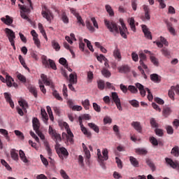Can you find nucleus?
<instances>
[{
	"mask_svg": "<svg viewBox=\"0 0 179 179\" xmlns=\"http://www.w3.org/2000/svg\"><path fill=\"white\" fill-rule=\"evenodd\" d=\"M138 55L140 58V66H138V69L141 72L144 79H147L148 76H146V73H145V71H143V69H148V66L145 64L148 60V57H146V55L143 53V51H140Z\"/></svg>",
	"mask_w": 179,
	"mask_h": 179,
	"instance_id": "nucleus-1",
	"label": "nucleus"
},
{
	"mask_svg": "<svg viewBox=\"0 0 179 179\" xmlns=\"http://www.w3.org/2000/svg\"><path fill=\"white\" fill-rule=\"evenodd\" d=\"M62 125L64 127L66 131V133H62V134L63 139L69 143H73V133H72V131H71L69 125L65 122H62Z\"/></svg>",
	"mask_w": 179,
	"mask_h": 179,
	"instance_id": "nucleus-2",
	"label": "nucleus"
},
{
	"mask_svg": "<svg viewBox=\"0 0 179 179\" xmlns=\"http://www.w3.org/2000/svg\"><path fill=\"white\" fill-rule=\"evenodd\" d=\"M136 87L137 89H138L141 96L142 97H145L146 96V92H148V99L149 101H152L153 100V94H152V92H150V90L149 88H145L142 85V84L137 83H136Z\"/></svg>",
	"mask_w": 179,
	"mask_h": 179,
	"instance_id": "nucleus-3",
	"label": "nucleus"
},
{
	"mask_svg": "<svg viewBox=\"0 0 179 179\" xmlns=\"http://www.w3.org/2000/svg\"><path fill=\"white\" fill-rule=\"evenodd\" d=\"M105 26L109 29L110 33H113L115 36H117L120 33V29L118 25L114 22H110L107 20H104Z\"/></svg>",
	"mask_w": 179,
	"mask_h": 179,
	"instance_id": "nucleus-4",
	"label": "nucleus"
},
{
	"mask_svg": "<svg viewBox=\"0 0 179 179\" xmlns=\"http://www.w3.org/2000/svg\"><path fill=\"white\" fill-rule=\"evenodd\" d=\"M43 65H44L45 68H51L53 71H57V65L55 64V62L51 59H48L47 56L43 55L41 57Z\"/></svg>",
	"mask_w": 179,
	"mask_h": 179,
	"instance_id": "nucleus-5",
	"label": "nucleus"
},
{
	"mask_svg": "<svg viewBox=\"0 0 179 179\" xmlns=\"http://www.w3.org/2000/svg\"><path fill=\"white\" fill-rule=\"evenodd\" d=\"M97 157L99 163L107 161L108 159V149L103 148L102 152L100 149H97Z\"/></svg>",
	"mask_w": 179,
	"mask_h": 179,
	"instance_id": "nucleus-6",
	"label": "nucleus"
},
{
	"mask_svg": "<svg viewBox=\"0 0 179 179\" xmlns=\"http://www.w3.org/2000/svg\"><path fill=\"white\" fill-rule=\"evenodd\" d=\"M41 15L44 19H46L49 23H51V21L54 20V14L50 10L47 6H44L42 11H41Z\"/></svg>",
	"mask_w": 179,
	"mask_h": 179,
	"instance_id": "nucleus-7",
	"label": "nucleus"
},
{
	"mask_svg": "<svg viewBox=\"0 0 179 179\" xmlns=\"http://www.w3.org/2000/svg\"><path fill=\"white\" fill-rule=\"evenodd\" d=\"M20 8V13L22 19H24V20H27V22H31L29 19V13H30V8H27V6L24 5H18Z\"/></svg>",
	"mask_w": 179,
	"mask_h": 179,
	"instance_id": "nucleus-8",
	"label": "nucleus"
},
{
	"mask_svg": "<svg viewBox=\"0 0 179 179\" xmlns=\"http://www.w3.org/2000/svg\"><path fill=\"white\" fill-rule=\"evenodd\" d=\"M5 32L7 34V37L12 47H13V50H16V46H15V38H16V36L15 35V33L9 28H6Z\"/></svg>",
	"mask_w": 179,
	"mask_h": 179,
	"instance_id": "nucleus-9",
	"label": "nucleus"
},
{
	"mask_svg": "<svg viewBox=\"0 0 179 179\" xmlns=\"http://www.w3.org/2000/svg\"><path fill=\"white\" fill-rule=\"evenodd\" d=\"M48 133H49V135H50L52 139H53V141H55V142L57 143V145H58V142H61L62 141L61 134L57 133V131L52 129V127L51 126L49 127Z\"/></svg>",
	"mask_w": 179,
	"mask_h": 179,
	"instance_id": "nucleus-10",
	"label": "nucleus"
},
{
	"mask_svg": "<svg viewBox=\"0 0 179 179\" xmlns=\"http://www.w3.org/2000/svg\"><path fill=\"white\" fill-rule=\"evenodd\" d=\"M119 22L121 24V27H120V34L123 37V38H127V34H128V29L124 22V20L120 18Z\"/></svg>",
	"mask_w": 179,
	"mask_h": 179,
	"instance_id": "nucleus-11",
	"label": "nucleus"
},
{
	"mask_svg": "<svg viewBox=\"0 0 179 179\" xmlns=\"http://www.w3.org/2000/svg\"><path fill=\"white\" fill-rule=\"evenodd\" d=\"M111 97L115 104H116L117 110H119V111H122V106H121V99H120V97H118V94H117V92H112Z\"/></svg>",
	"mask_w": 179,
	"mask_h": 179,
	"instance_id": "nucleus-12",
	"label": "nucleus"
},
{
	"mask_svg": "<svg viewBox=\"0 0 179 179\" xmlns=\"http://www.w3.org/2000/svg\"><path fill=\"white\" fill-rule=\"evenodd\" d=\"M111 97L115 104H116L117 110H119V111H122V106H121V99H120V97H118V94H117V92H112Z\"/></svg>",
	"mask_w": 179,
	"mask_h": 179,
	"instance_id": "nucleus-13",
	"label": "nucleus"
},
{
	"mask_svg": "<svg viewBox=\"0 0 179 179\" xmlns=\"http://www.w3.org/2000/svg\"><path fill=\"white\" fill-rule=\"evenodd\" d=\"M57 155H59V157L64 160V159H66L68 156H69V152H68V150L64 147H61L56 149Z\"/></svg>",
	"mask_w": 179,
	"mask_h": 179,
	"instance_id": "nucleus-14",
	"label": "nucleus"
},
{
	"mask_svg": "<svg viewBox=\"0 0 179 179\" xmlns=\"http://www.w3.org/2000/svg\"><path fill=\"white\" fill-rule=\"evenodd\" d=\"M166 163L168 166H170L172 169H177L179 171V162L178 161H173V159L170 158H165Z\"/></svg>",
	"mask_w": 179,
	"mask_h": 179,
	"instance_id": "nucleus-15",
	"label": "nucleus"
},
{
	"mask_svg": "<svg viewBox=\"0 0 179 179\" xmlns=\"http://www.w3.org/2000/svg\"><path fill=\"white\" fill-rule=\"evenodd\" d=\"M15 80L13 78L10 77V76H8V74L6 76V83L8 87H15L17 88L18 85L16 83H13Z\"/></svg>",
	"mask_w": 179,
	"mask_h": 179,
	"instance_id": "nucleus-16",
	"label": "nucleus"
},
{
	"mask_svg": "<svg viewBox=\"0 0 179 179\" xmlns=\"http://www.w3.org/2000/svg\"><path fill=\"white\" fill-rule=\"evenodd\" d=\"M41 78L46 86H50V87H52V89H54V83H52V81L47 78V76L44 74L41 75Z\"/></svg>",
	"mask_w": 179,
	"mask_h": 179,
	"instance_id": "nucleus-17",
	"label": "nucleus"
},
{
	"mask_svg": "<svg viewBox=\"0 0 179 179\" xmlns=\"http://www.w3.org/2000/svg\"><path fill=\"white\" fill-rule=\"evenodd\" d=\"M113 55L115 59H117V61H121V59H122V56L121 55V50H120V48H118L117 45H116L115 50H113Z\"/></svg>",
	"mask_w": 179,
	"mask_h": 179,
	"instance_id": "nucleus-18",
	"label": "nucleus"
},
{
	"mask_svg": "<svg viewBox=\"0 0 179 179\" xmlns=\"http://www.w3.org/2000/svg\"><path fill=\"white\" fill-rule=\"evenodd\" d=\"M41 119L43 121V122L46 125H48V115L47 114L45 109H44L43 108L41 109Z\"/></svg>",
	"mask_w": 179,
	"mask_h": 179,
	"instance_id": "nucleus-19",
	"label": "nucleus"
},
{
	"mask_svg": "<svg viewBox=\"0 0 179 179\" xmlns=\"http://www.w3.org/2000/svg\"><path fill=\"white\" fill-rule=\"evenodd\" d=\"M127 22L129 23L132 31H134V32L136 31V24H138V23L135 24V18H134V17H131L128 18Z\"/></svg>",
	"mask_w": 179,
	"mask_h": 179,
	"instance_id": "nucleus-20",
	"label": "nucleus"
},
{
	"mask_svg": "<svg viewBox=\"0 0 179 179\" xmlns=\"http://www.w3.org/2000/svg\"><path fill=\"white\" fill-rule=\"evenodd\" d=\"M19 156L20 160L25 164H28V163H30V161L27 159V157H26V154L24 153V151L20 150H19Z\"/></svg>",
	"mask_w": 179,
	"mask_h": 179,
	"instance_id": "nucleus-21",
	"label": "nucleus"
},
{
	"mask_svg": "<svg viewBox=\"0 0 179 179\" xmlns=\"http://www.w3.org/2000/svg\"><path fill=\"white\" fill-rule=\"evenodd\" d=\"M4 97L6 99V101H7V103H9L11 108H15V103H13V101L12 100V96L10 95V94H9L8 92H5Z\"/></svg>",
	"mask_w": 179,
	"mask_h": 179,
	"instance_id": "nucleus-22",
	"label": "nucleus"
},
{
	"mask_svg": "<svg viewBox=\"0 0 179 179\" xmlns=\"http://www.w3.org/2000/svg\"><path fill=\"white\" fill-rule=\"evenodd\" d=\"M141 27L144 33L145 37H146V38H148V40H152V34L149 31V29H148V27H146V25H141Z\"/></svg>",
	"mask_w": 179,
	"mask_h": 179,
	"instance_id": "nucleus-23",
	"label": "nucleus"
},
{
	"mask_svg": "<svg viewBox=\"0 0 179 179\" xmlns=\"http://www.w3.org/2000/svg\"><path fill=\"white\" fill-rule=\"evenodd\" d=\"M1 20L4 24H7V26H10V24L13 23V19L9 15H6L5 17H1Z\"/></svg>",
	"mask_w": 179,
	"mask_h": 179,
	"instance_id": "nucleus-24",
	"label": "nucleus"
},
{
	"mask_svg": "<svg viewBox=\"0 0 179 179\" xmlns=\"http://www.w3.org/2000/svg\"><path fill=\"white\" fill-rule=\"evenodd\" d=\"M33 128L36 131H40V121L37 117H34L32 120Z\"/></svg>",
	"mask_w": 179,
	"mask_h": 179,
	"instance_id": "nucleus-25",
	"label": "nucleus"
},
{
	"mask_svg": "<svg viewBox=\"0 0 179 179\" xmlns=\"http://www.w3.org/2000/svg\"><path fill=\"white\" fill-rule=\"evenodd\" d=\"M19 106L22 107L23 111L24 113H27V108H29V105L27 104V102L24 99H21L18 101Z\"/></svg>",
	"mask_w": 179,
	"mask_h": 179,
	"instance_id": "nucleus-26",
	"label": "nucleus"
},
{
	"mask_svg": "<svg viewBox=\"0 0 179 179\" xmlns=\"http://www.w3.org/2000/svg\"><path fill=\"white\" fill-rule=\"evenodd\" d=\"M10 153L13 160L15 162H19V154H17V150L15 149H11Z\"/></svg>",
	"mask_w": 179,
	"mask_h": 179,
	"instance_id": "nucleus-27",
	"label": "nucleus"
},
{
	"mask_svg": "<svg viewBox=\"0 0 179 179\" xmlns=\"http://www.w3.org/2000/svg\"><path fill=\"white\" fill-rule=\"evenodd\" d=\"M117 71L120 73H127L129 72V66L128 65H122L117 67Z\"/></svg>",
	"mask_w": 179,
	"mask_h": 179,
	"instance_id": "nucleus-28",
	"label": "nucleus"
},
{
	"mask_svg": "<svg viewBox=\"0 0 179 179\" xmlns=\"http://www.w3.org/2000/svg\"><path fill=\"white\" fill-rule=\"evenodd\" d=\"M143 8L145 12V19H146V20H150V9L146 5H144Z\"/></svg>",
	"mask_w": 179,
	"mask_h": 179,
	"instance_id": "nucleus-29",
	"label": "nucleus"
},
{
	"mask_svg": "<svg viewBox=\"0 0 179 179\" xmlns=\"http://www.w3.org/2000/svg\"><path fill=\"white\" fill-rule=\"evenodd\" d=\"M69 81L70 83L72 85H75L78 83V76L76 75V73H72L69 75Z\"/></svg>",
	"mask_w": 179,
	"mask_h": 179,
	"instance_id": "nucleus-30",
	"label": "nucleus"
},
{
	"mask_svg": "<svg viewBox=\"0 0 179 179\" xmlns=\"http://www.w3.org/2000/svg\"><path fill=\"white\" fill-rule=\"evenodd\" d=\"M38 27L40 33H41L42 36H43L45 41H48V38L47 37V34L45 33V30H44V27H43V24L39 23L38 24Z\"/></svg>",
	"mask_w": 179,
	"mask_h": 179,
	"instance_id": "nucleus-31",
	"label": "nucleus"
},
{
	"mask_svg": "<svg viewBox=\"0 0 179 179\" xmlns=\"http://www.w3.org/2000/svg\"><path fill=\"white\" fill-rule=\"evenodd\" d=\"M167 29L172 36H176V29L173 27V24L170 22H166Z\"/></svg>",
	"mask_w": 179,
	"mask_h": 179,
	"instance_id": "nucleus-32",
	"label": "nucleus"
},
{
	"mask_svg": "<svg viewBox=\"0 0 179 179\" xmlns=\"http://www.w3.org/2000/svg\"><path fill=\"white\" fill-rule=\"evenodd\" d=\"M131 127L136 129L138 132H142V126L139 122H133L131 123Z\"/></svg>",
	"mask_w": 179,
	"mask_h": 179,
	"instance_id": "nucleus-33",
	"label": "nucleus"
},
{
	"mask_svg": "<svg viewBox=\"0 0 179 179\" xmlns=\"http://www.w3.org/2000/svg\"><path fill=\"white\" fill-rule=\"evenodd\" d=\"M105 9L107 13H108L109 16H110L111 17L115 15L114 10L113 9V7H111V6H110L109 4L105 5Z\"/></svg>",
	"mask_w": 179,
	"mask_h": 179,
	"instance_id": "nucleus-34",
	"label": "nucleus"
},
{
	"mask_svg": "<svg viewBox=\"0 0 179 179\" xmlns=\"http://www.w3.org/2000/svg\"><path fill=\"white\" fill-rule=\"evenodd\" d=\"M151 80L155 83H160L161 78L157 73L151 74L150 76Z\"/></svg>",
	"mask_w": 179,
	"mask_h": 179,
	"instance_id": "nucleus-35",
	"label": "nucleus"
},
{
	"mask_svg": "<svg viewBox=\"0 0 179 179\" xmlns=\"http://www.w3.org/2000/svg\"><path fill=\"white\" fill-rule=\"evenodd\" d=\"M80 126L82 132L84 134V135H85V136H87L88 138L89 136H92V134L90 133V131H87V129H86V127L83 126V123H80Z\"/></svg>",
	"mask_w": 179,
	"mask_h": 179,
	"instance_id": "nucleus-36",
	"label": "nucleus"
},
{
	"mask_svg": "<svg viewBox=\"0 0 179 179\" xmlns=\"http://www.w3.org/2000/svg\"><path fill=\"white\" fill-rule=\"evenodd\" d=\"M129 162L133 167H139V162L134 157H129Z\"/></svg>",
	"mask_w": 179,
	"mask_h": 179,
	"instance_id": "nucleus-37",
	"label": "nucleus"
},
{
	"mask_svg": "<svg viewBox=\"0 0 179 179\" xmlns=\"http://www.w3.org/2000/svg\"><path fill=\"white\" fill-rule=\"evenodd\" d=\"M0 134L4 136V138L9 142L10 141V137L9 136V133L5 129H0Z\"/></svg>",
	"mask_w": 179,
	"mask_h": 179,
	"instance_id": "nucleus-38",
	"label": "nucleus"
},
{
	"mask_svg": "<svg viewBox=\"0 0 179 179\" xmlns=\"http://www.w3.org/2000/svg\"><path fill=\"white\" fill-rule=\"evenodd\" d=\"M171 113H172L171 108H169V107H166V108L163 109L162 115H164V117L167 118V117H169V115H170V114H171Z\"/></svg>",
	"mask_w": 179,
	"mask_h": 179,
	"instance_id": "nucleus-39",
	"label": "nucleus"
},
{
	"mask_svg": "<svg viewBox=\"0 0 179 179\" xmlns=\"http://www.w3.org/2000/svg\"><path fill=\"white\" fill-rule=\"evenodd\" d=\"M81 103L85 110H89L90 108V101L89 99L82 101Z\"/></svg>",
	"mask_w": 179,
	"mask_h": 179,
	"instance_id": "nucleus-40",
	"label": "nucleus"
},
{
	"mask_svg": "<svg viewBox=\"0 0 179 179\" xmlns=\"http://www.w3.org/2000/svg\"><path fill=\"white\" fill-rule=\"evenodd\" d=\"M52 47L54 48V50H55V51H59V50H61L59 43H58V42H57L55 40L52 41Z\"/></svg>",
	"mask_w": 179,
	"mask_h": 179,
	"instance_id": "nucleus-41",
	"label": "nucleus"
},
{
	"mask_svg": "<svg viewBox=\"0 0 179 179\" xmlns=\"http://www.w3.org/2000/svg\"><path fill=\"white\" fill-rule=\"evenodd\" d=\"M83 120H90V115L89 114H84L78 117V121L80 124H83Z\"/></svg>",
	"mask_w": 179,
	"mask_h": 179,
	"instance_id": "nucleus-42",
	"label": "nucleus"
},
{
	"mask_svg": "<svg viewBox=\"0 0 179 179\" xmlns=\"http://www.w3.org/2000/svg\"><path fill=\"white\" fill-rule=\"evenodd\" d=\"M46 110L49 115L50 121L54 122V115L52 114V110L50 106H46Z\"/></svg>",
	"mask_w": 179,
	"mask_h": 179,
	"instance_id": "nucleus-43",
	"label": "nucleus"
},
{
	"mask_svg": "<svg viewBox=\"0 0 179 179\" xmlns=\"http://www.w3.org/2000/svg\"><path fill=\"white\" fill-rule=\"evenodd\" d=\"M88 127H90L91 129H93V131L96 132V134H99V132H100V129H99L97 125H96L94 123H89Z\"/></svg>",
	"mask_w": 179,
	"mask_h": 179,
	"instance_id": "nucleus-44",
	"label": "nucleus"
},
{
	"mask_svg": "<svg viewBox=\"0 0 179 179\" xmlns=\"http://www.w3.org/2000/svg\"><path fill=\"white\" fill-rule=\"evenodd\" d=\"M83 148L85 157H87V159H90L91 156L90 151L87 150V147H86V145H85V143H83Z\"/></svg>",
	"mask_w": 179,
	"mask_h": 179,
	"instance_id": "nucleus-45",
	"label": "nucleus"
},
{
	"mask_svg": "<svg viewBox=\"0 0 179 179\" xmlns=\"http://www.w3.org/2000/svg\"><path fill=\"white\" fill-rule=\"evenodd\" d=\"M1 164H2V166H4L8 171H12V167H10V166L8 164V162H6L5 159H1Z\"/></svg>",
	"mask_w": 179,
	"mask_h": 179,
	"instance_id": "nucleus-46",
	"label": "nucleus"
},
{
	"mask_svg": "<svg viewBox=\"0 0 179 179\" xmlns=\"http://www.w3.org/2000/svg\"><path fill=\"white\" fill-rule=\"evenodd\" d=\"M18 59H19L20 64L22 65V66L25 69H29V68L27 67V65L26 64V62H24V59L23 58V57L21 55H20L18 56Z\"/></svg>",
	"mask_w": 179,
	"mask_h": 179,
	"instance_id": "nucleus-47",
	"label": "nucleus"
},
{
	"mask_svg": "<svg viewBox=\"0 0 179 179\" xmlns=\"http://www.w3.org/2000/svg\"><path fill=\"white\" fill-rule=\"evenodd\" d=\"M150 59L151 62L153 63V65H155V66H159V60L157 59V58H156V57L150 55Z\"/></svg>",
	"mask_w": 179,
	"mask_h": 179,
	"instance_id": "nucleus-48",
	"label": "nucleus"
},
{
	"mask_svg": "<svg viewBox=\"0 0 179 179\" xmlns=\"http://www.w3.org/2000/svg\"><path fill=\"white\" fill-rule=\"evenodd\" d=\"M52 96L55 97L59 101H62L63 99L61 95H59V93L57 90H53Z\"/></svg>",
	"mask_w": 179,
	"mask_h": 179,
	"instance_id": "nucleus-49",
	"label": "nucleus"
},
{
	"mask_svg": "<svg viewBox=\"0 0 179 179\" xmlns=\"http://www.w3.org/2000/svg\"><path fill=\"white\" fill-rule=\"evenodd\" d=\"M101 73L105 78H110V76H111V73L106 69H103L101 71Z\"/></svg>",
	"mask_w": 179,
	"mask_h": 179,
	"instance_id": "nucleus-50",
	"label": "nucleus"
},
{
	"mask_svg": "<svg viewBox=\"0 0 179 179\" xmlns=\"http://www.w3.org/2000/svg\"><path fill=\"white\" fill-rule=\"evenodd\" d=\"M128 90L133 94H136V93H138V89L134 85H129L128 87Z\"/></svg>",
	"mask_w": 179,
	"mask_h": 179,
	"instance_id": "nucleus-51",
	"label": "nucleus"
},
{
	"mask_svg": "<svg viewBox=\"0 0 179 179\" xmlns=\"http://www.w3.org/2000/svg\"><path fill=\"white\" fill-rule=\"evenodd\" d=\"M171 155H173L176 157H179V148H178V147H175V148H173L172 149Z\"/></svg>",
	"mask_w": 179,
	"mask_h": 179,
	"instance_id": "nucleus-52",
	"label": "nucleus"
},
{
	"mask_svg": "<svg viewBox=\"0 0 179 179\" xmlns=\"http://www.w3.org/2000/svg\"><path fill=\"white\" fill-rule=\"evenodd\" d=\"M85 43L87 44V48L92 51V52H94V49H93V45H92V43L87 39H84Z\"/></svg>",
	"mask_w": 179,
	"mask_h": 179,
	"instance_id": "nucleus-53",
	"label": "nucleus"
},
{
	"mask_svg": "<svg viewBox=\"0 0 179 179\" xmlns=\"http://www.w3.org/2000/svg\"><path fill=\"white\" fill-rule=\"evenodd\" d=\"M136 152L138 155H146L148 153V150L145 148H137L136 149Z\"/></svg>",
	"mask_w": 179,
	"mask_h": 179,
	"instance_id": "nucleus-54",
	"label": "nucleus"
},
{
	"mask_svg": "<svg viewBox=\"0 0 179 179\" xmlns=\"http://www.w3.org/2000/svg\"><path fill=\"white\" fill-rule=\"evenodd\" d=\"M44 145L45 146V149L48 152V156H51L52 152L51 150V148H50V144H48V141H44Z\"/></svg>",
	"mask_w": 179,
	"mask_h": 179,
	"instance_id": "nucleus-55",
	"label": "nucleus"
},
{
	"mask_svg": "<svg viewBox=\"0 0 179 179\" xmlns=\"http://www.w3.org/2000/svg\"><path fill=\"white\" fill-rule=\"evenodd\" d=\"M62 20L63 22L65 23V24H68V23H69V18L68 17V15L65 13H63L62 15Z\"/></svg>",
	"mask_w": 179,
	"mask_h": 179,
	"instance_id": "nucleus-56",
	"label": "nucleus"
},
{
	"mask_svg": "<svg viewBox=\"0 0 179 179\" xmlns=\"http://www.w3.org/2000/svg\"><path fill=\"white\" fill-rule=\"evenodd\" d=\"M29 92L34 96V97H37V89H36V87L31 86L29 87Z\"/></svg>",
	"mask_w": 179,
	"mask_h": 179,
	"instance_id": "nucleus-57",
	"label": "nucleus"
},
{
	"mask_svg": "<svg viewBox=\"0 0 179 179\" xmlns=\"http://www.w3.org/2000/svg\"><path fill=\"white\" fill-rule=\"evenodd\" d=\"M17 78L18 80H20L22 83H26V77L22 75L21 73H18L17 75Z\"/></svg>",
	"mask_w": 179,
	"mask_h": 179,
	"instance_id": "nucleus-58",
	"label": "nucleus"
},
{
	"mask_svg": "<svg viewBox=\"0 0 179 179\" xmlns=\"http://www.w3.org/2000/svg\"><path fill=\"white\" fill-rule=\"evenodd\" d=\"M86 26H87V29H88L90 31H92V33L95 31L94 27L92 26V24H90V22L86 21Z\"/></svg>",
	"mask_w": 179,
	"mask_h": 179,
	"instance_id": "nucleus-59",
	"label": "nucleus"
},
{
	"mask_svg": "<svg viewBox=\"0 0 179 179\" xmlns=\"http://www.w3.org/2000/svg\"><path fill=\"white\" fill-rule=\"evenodd\" d=\"M159 41L163 44V45L169 47V41H167V39H166L164 37L160 36Z\"/></svg>",
	"mask_w": 179,
	"mask_h": 179,
	"instance_id": "nucleus-60",
	"label": "nucleus"
},
{
	"mask_svg": "<svg viewBox=\"0 0 179 179\" xmlns=\"http://www.w3.org/2000/svg\"><path fill=\"white\" fill-rule=\"evenodd\" d=\"M161 52L162 55H164V57H169L170 55V51L166 48H164L161 50Z\"/></svg>",
	"mask_w": 179,
	"mask_h": 179,
	"instance_id": "nucleus-61",
	"label": "nucleus"
},
{
	"mask_svg": "<svg viewBox=\"0 0 179 179\" xmlns=\"http://www.w3.org/2000/svg\"><path fill=\"white\" fill-rule=\"evenodd\" d=\"M69 10L71 12V15H73L76 17H77L79 15V13L76 8H69Z\"/></svg>",
	"mask_w": 179,
	"mask_h": 179,
	"instance_id": "nucleus-62",
	"label": "nucleus"
},
{
	"mask_svg": "<svg viewBox=\"0 0 179 179\" xmlns=\"http://www.w3.org/2000/svg\"><path fill=\"white\" fill-rule=\"evenodd\" d=\"M129 103L133 107H136V108L139 107V102L136 100H131V101H129Z\"/></svg>",
	"mask_w": 179,
	"mask_h": 179,
	"instance_id": "nucleus-63",
	"label": "nucleus"
},
{
	"mask_svg": "<svg viewBox=\"0 0 179 179\" xmlns=\"http://www.w3.org/2000/svg\"><path fill=\"white\" fill-rule=\"evenodd\" d=\"M92 80H93V72L88 71L87 72V82L90 83H92Z\"/></svg>",
	"mask_w": 179,
	"mask_h": 179,
	"instance_id": "nucleus-64",
	"label": "nucleus"
}]
</instances>
